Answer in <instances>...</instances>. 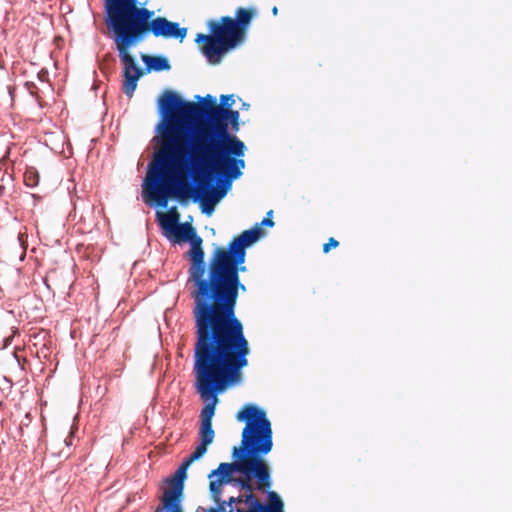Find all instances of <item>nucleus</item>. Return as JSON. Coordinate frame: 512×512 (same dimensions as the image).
<instances>
[{
  "instance_id": "2eb2a0df",
  "label": "nucleus",
  "mask_w": 512,
  "mask_h": 512,
  "mask_svg": "<svg viewBox=\"0 0 512 512\" xmlns=\"http://www.w3.org/2000/svg\"><path fill=\"white\" fill-rule=\"evenodd\" d=\"M339 245V242L334 238H330L327 243L323 245V252L328 253L331 248H336Z\"/></svg>"
},
{
  "instance_id": "f8f14e48",
  "label": "nucleus",
  "mask_w": 512,
  "mask_h": 512,
  "mask_svg": "<svg viewBox=\"0 0 512 512\" xmlns=\"http://www.w3.org/2000/svg\"><path fill=\"white\" fill-rule=\"evenodd\" d=\"M24 181H25V184L29 187H35L38 185V182H39V175L36 171L34 170H28L26 171L25 173V176H24Z\"/></svg>"
},
{
  "instance_id": "6e6552de",
  "label": "nucleus",
  "mask_w": 512,
  "mask_h": 512,
  "mask_svg": "<svg viewBox=\"0 0 512 512\" xmlns=\"http://www.w3.org/2000/svg\"><path fill=\"white\" fill-rule=\"evenodd\" d=\"M142 60L147 71H165L170 69V64L165 57L142 55Z\"/></svg>"
},
{
  "instance_id": "0eeeda50",
  "label": "nucleus",
  "mask_w": 512,
  "mask_h": 512,
  "mask_svg": "<svg viewBox=\"0 0 512 512\" xmlns=\"http://www.w3.org/2000/svg\"><path fill=\"white\" fill-rule=\"evenodd\" d=\"M268 504H262L251 492L229 497L230 510L228 512H284L283 502L274 491L267 493Z\"/></svg>"
},
{
  "instance_id": "ddd939ff",
  "label": "nucleus",
  "mask_w": 512,
  "mask_h": 512,
  "mask_svg": "<svg viewBox=\"0 0 512 512\" xmlns=\"http://www.w3.org/2000/svg\"><path fill=\"white\" fill-rule=\"evenodd\" d=\"M272 214H273V211L270 210L268 213H267V216L261 221L260 224H256L253 228H255L256 226L257 227H260L261 226H269V227H272L274 225V222L272 220ZM261 230V228H259Z\"/></svg>"
},
{
  "instance_id": "7ed1b4c3",
  "label": "nucleus",
  "mask_w": 512,
  "mask_h": 512,
  "mask_svg": "<svg viewBox=\"0 0 512 512\" xmlns=\"http://www.w3.org/2000/svg\"><path fill=\"white\" fill-rule=\"evenodd\" d=\"M236 420L245 422L240 446H234L231 463H220L209 475V489L217 507L206 512H228L229 500L222 501V488L233 484L248 494L253 491L249 480L254 479L258 490L266 491L272 485L271 471L264 456L273 448L271 422L266 412L254 404H246L236 414Z\"/></svg>"
},
{
  "instance_id": "1a4fd4ad",
  "label": "nucleus",
  "mask_w": 512,
  "mask_h": 512,
  "mask_svg": "<svg viewBox=\"0 0 512 512\" xmlns=\"http://www.w3.org/2000/svg\"><path fill=\"white\" fill-rule=\"evenodd\" d=\"M160 226L169 231L173 232L179 221V213L175 208L171 209L166 213H157Z\"/></svg>"
},
{
  "instance_id": "f03ea898",
  "label": "nucleus",
  "mask_w": 512,
  "mask_h": 512,
  "mask_svg": "<svg viewBox=\"0 0 512 512\" xmlns=\"http://www.w3.org/2000/svg\"><path fill=\"white\" fill-rule=\"evenodd\" d=\"M262 236L255 227L243 231L228 245V249L214 250L206 269L202 240L195 237L191 243L189 280L195 324L194 364L228 368H245L250 353L244 327L236 316L239 291L246 287L240 282L239 272L246 257V248Z\"/></svg>"
},
{
  "instance_id": "9d476101",
  "label": "nucleus",
  "mask_w": 512,
  "mask_h": 512,
  "mask_svg": "<svg viewBox=\"0 0 512 512\" xmlns=\"http://www.w3.org/2000/svg\"><path fill=\"white\" fill-rule=\"evenodd\" d=\"M254 14V10H248L246 8H238L236 10V19L234 20V24L237 25L238 29H240V33L243 37L245 35V30L252 21Z\"/></svg>"
},
{
  "instance_id": "f257e3e1",
  "label": "nucleus",
  "mask_w": 512,
  "mask_h": 512,
  "mask_svg": "<svg viewBox=\"0 0 512 512\" xmlns=\"http://www.w3.org/2000/svg\"><path fill=\"white\" fill-rule=\"evenodd\" d=\"M209 103L206 122L190 134L189 124L200 107L166 92L160 99L165 116L158 124L156 141L159 149L149 163L143 181V194L161 207L170 198H183L192 188L195 198L210 214L226 194L231 182L242 175L245 167L244 143L229 133V122L238 129L239 112Z\"/></svg>"
},
{
  "instance_id": "4468645a",
  "label": "nucleus",
  "mask_w": 512,
  "mask_h": 512,
  "mask_svg": "<svg viewBox=\"0 0 512 512\" xmlns=\"http://www.w3.org/2000/svg\"><path fill=\"white\" fill-rule=\"evenodd\" d=\"M221 107L228 108L234 104V99L232 95H222L221 96Z\"/></svg>"
},
{
  "instance_id": "9b49d317",
  "label": "nucleus",
  "mask_w": 512,
  "mask_h": 512,
  "mask_svg": "<svg viewBox=\"0 0 512 512\" xmlns=\"http://www.w3.org/2000/svg\"><path fill=\"white\" fill-rule=\"evenodd\" d=\"M173 236L178 241H187V240H193L195 237V230L190 224H179L176 226L174 231L172 232Z\"/></svg>"
},
{
  "instance_id": "423d86ee",
  "label": "nucleus",
  "mask_w": 512,
  "mask_h": 512,
  "mask_svg": "<svg viewBox=\"0 0 512 512\" xmlns=\"http://www.w3.org/2000/svg\"><path fill=\"white\" fill-rule=\"evenodd\" d=\"M210 34H197L195 41L203 42L201 51L211 64H219L224 54L240 44L244 37L240 33L234 19L229 16L208 22Z\"/></svg>"
},
{
  "instance_id": "20e7f679",
  "label": "nucleus",
  "mask_w": 512,
  "mask_h": 512,
  "mask_svg": "<svg viewBox=\"0 0 512 512\" xmlns=\"http://www.w3.org/2000/svg\"><path fill=\"white\" fill-rule=\"evenodd\" d=\"M105 9L106 25L113 33V41L124 65L123 91L131 97L143 72L136 65L129 49L141 42L149 32L155 37L174 38L183 42L187 29L165 17L152 19L154 11L138 7L137 0H105Z\"/></svg>"
},
{
  "instance_id": "a211bd4d",
  "label": "nucleus",
  "mask_w": 512,
  "mask_h": 512,
  "mask_svg": "<svg viewBox=\"0 0 512 512\" xmlns=\"http://www.w3.org/2000/svg\"><path fill=\"white\" fill-rule=\"evenodd\" d=\"M65 445L68 447L69 446V443L67 442V440L64 441Z\"/></svg>"
},
{
  "instance_id": "f3484780",
  "label": "nucleus",
  "mask_w": 512,
  "mask_h": 512,
  "mask_svg": "<svg viewBox=\"0 0 512 512\" xmlns=\"http://www.w3.org/2000/svg\"><path fill=\"white\" fill-rule=\"evenodd\" d=\"M19 241L23 243L22 235H19Z\"/></svg>"
},
{
  "instance_id": "dca6fc26",
  "label": "nucleus",
  "mask_w": 512,
  "mask_h": 512,
  "mask_svg": "<svg viewBox=\"0 0 512 512\" xmlns=\"http://www.w3.org/2000/svg\"><path fill=\"white\" fill-rule=\"evenodd\" d=\"M272 13H273L274 15H277V13H278V9H277V7H274V8L272 9Z\"/></svg>"
},
{
  "instance_id": "39448f33",
  "label": "nucleus",
  "mask_w": 512,
  "mask_h": 512,
  "mask_svg": "<svg viewBox=\"0 0 512 512\" xmlns=\"http://www.w3.org/2000/svg\"><path fill=\"white\" fill-rule=\"evenodd\" d=\"M194 387L200 398L206 403L201 411L199 440L195 451L181 464L173 477L168 478V487L163 490L161 503L155 512H184V481L188 467L201 459L215 438L212 418L219 402L218 395L242 379L241 368L193 365Z\"/></svg>"
}]
</instances>
